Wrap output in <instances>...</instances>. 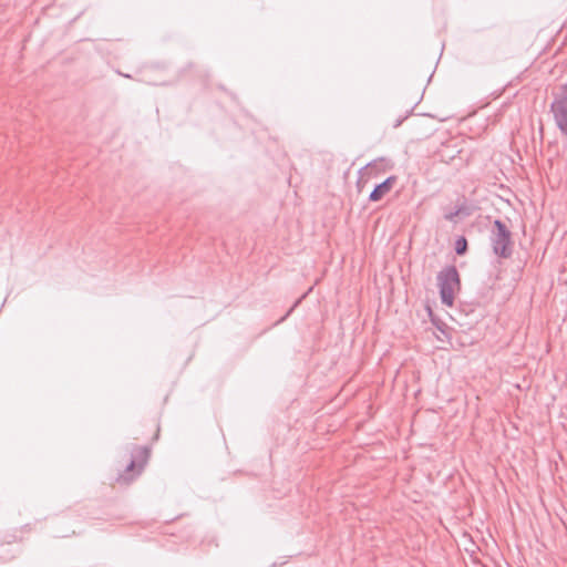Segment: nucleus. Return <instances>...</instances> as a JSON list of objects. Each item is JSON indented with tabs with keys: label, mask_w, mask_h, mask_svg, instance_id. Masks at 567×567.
<instances>
[{
	"label": "nucleus",
	"mask_w": 567,
	"mask_h": 567,
	"mask_svg": "<svg viewBox=\"0 0 567 567\" xmlns=\"http://www.w3.org/2000/svg\"><path fill=\"white\" fill-rule=\"evenodd\" d=\"M555 123L563 135L567 136V87L563 86L555 96L551 106Z\"/></svg>",
	"instance_id": "nucleus-3"
},
{
	"label": "nucleus",
	"mask_w": 567,
	"mask_h": 567,
	"mask_svg": "<svg viewBox=\"0 0 567 567\" xmlns=\"http://www.w3.org/2000/svg\"><path fill=\"white\" fill-rule=\"evenodd\" d=\"M441 300L444 305L453 306L456 292L460 290V277L455 267H446L437 275Z\"/></svg>",
	"instance_id": "nucleus-1"
},
{
	"label": "nucleus",
	"mask_w": 567,
	"mask_h": 567,
	"mask_svg": "<svg viewBox=\"0 0 567 567\" xmlns=\"http://www.w3.org/2000/svg\"><path fill=\"white\" fill-rule=\"evenodd\" d=\"M134 466H135V463L132 461V462L130 463V465H128V467H127V468H128V470H133V467H134Z\"/></svg>",
	"instance_id": "nucleus-6"
},
{
	"label": "nucleus",
	"mask_w": 567,
	"mask_h": 567,
	"mask_svg": "<svg viewBox=\"0 0 567 567\" xmlns=\"http://www.w3.org/2000/svg\"><path fill=\"white\" fill-rule=\"evenodd\" d=\"M291 311H293V308H290V310L287 311V315H290Z\"/></svg>",
	"instance_id": "nucleus-7"
},
{
	"label": "nucleus",
	"mask_w": 567,
	"mask_h": 567,
	"mask_svg": "<svg viewBox=\"0 0 567 567\" xmlns=\"http://www.w3.org/2000/svg\"><path fill=\"white\" fill-rule=\"evenodd\" d=\"M291 311H293V308H290V310L287 311V315H290Z\"/></svg>",
	"instance_id": "nucleus-8"
},
{
	"label": "nucleus",
	"mask_w": 567,
	"mask_h": 567,
	"mask_svg": "<svg viewBox=\"0 0 567 567\" xmlns=\"http://www.w3.org/2000/svg\"><path fill=\"white\" fill-rule=\"evenodd\" d=\"M491 240L495 255L505 258L511 255V231L506 225L498 219L494 221Z\"/></svg>",
	"instance_id": "nucleus-2"
},
{
	"label": "nucleus",
	"mask_w": 567,
	"mask_h": 567,
	"mask_svg": "<svg viewBox=\"0 0 567 567\" xmlns=\"http://www.w3.org/2000/svg\"><path fill=\"white\" fill-rule=\"evenodd\" d=\"M291 311H293V308H290V310L287 311V315H290Z\"/></svg>",
	"instance_id": "nucleus-9"
},
{
	"label": "nucleus",
	"mask_w": 567,
	"mask_h": 567,
	"mask_svg": "<svg viewBox=\"0 0 567 567\" xmlns=\"http://www.w3.org/2000/svg\"><path fill=\"white\" fill-rule=\"evenodd\" d=\"M395 182V177L391 176L386 178L383 183L375 186V188L371 192L369 199L371 202H379L383 198L392 188Z\"/></svg>",
	"instance_id": "nucleus-4"
},
{
	"label": "nucleus",
	"mask_w": 567,
	"mask_h": 567,
	"mask_svg": "<svg viewBox=\"0 0 567 567\" xmlns=\"http://www.w3.org/2000/svg\"><path fill=\"white\" fill-rule=\"evenodd\" d=\"M467 248V241L464 237H461L456 240L455 250L456 254L463 255L466 251Z\"/></svg>",
	"instance_id": "nucleus-5"
}]
</instances>
